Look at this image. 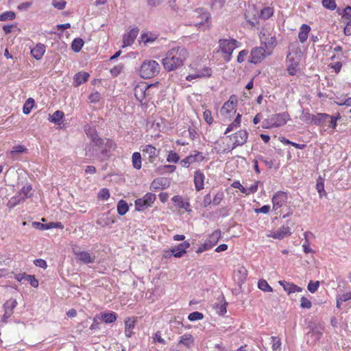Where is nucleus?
Instances as JSON below:
<instances>
[{
  "label": "nucleus",
  "mask_w": 351,
  "mask_h": 351,
  "mask_svg": "<svg viewBox=\"0 0 351 351\" xmlns=\"http://www.w3.org/2000/svg\"><path fill=\"white\" fill-rule=\"evenodd\" d=\"M116 144L112 139L100 137L86 146L85 156L102 161L110 157L111 150H114Z\"/></svg>",
  "instance_id": "nucleus-1"
},
{
  "label": "nucleus",
  "mask_w": 351,
  "mask_h": 351,
  "mask_svg": "<svg viewBox=\"0 0 351 351\" xmlns=\"http://www.w3.org/2000/svg\"><path fill=\"white\" fill-rule=\"evenodd\" d=\"M188 56L187 50L182 46L170 49L162 59L164 69L168 72L178 69L183 65Z\"/></svg>",
  "instance_id": "nucleus-2"
},
{
  "label": "nucleus",
  "mask_w": 351,
  "mask_h": 351,
  "mask_svg": "<svg viewBox=\"0 0 351 351\" xmlns=\"http://www.w3.org/2000/svg\"><path fill=\"white\" fill-rule=\"evenodd\" d=\"M193 21L189 25H193L202 30L208 29L210 27V14L204 8H198L193 12Z\"/></svg>",
  "instance_id": "nucleus-3"
},
{
  "label": "nucleus",
  "mask_w": 351,
  "mask_h": 351,
  "mask_svg": "<svg viewBox=\"0 0 351 351\" xmlns=\"http://www.w3.org/2000/svg\"><path fill=\"white\" fill-rule=\"evenodd\" d=\"M159 64L154 60H145L141 68L140 75L144 79L151 78L158 75L160 72Z\"/></svg>",
  "instance_id": "nucleus-4"
},
{
  "label": "nucleus",
  "mask_w": 351,
  "mask_h": 351,
  "mask_svg": "<svg viewBox=\"0 0 351 351\" xmlns=\"http://www.w3.org/2000/svg\"><path fill=\"white\" fill-rule=\"evenodd\" d=\"M239 42L233 38L220 39L219 40V48L224 53L223 59L226 62H229L232 58V54L234 50L238 47Z\"/></svg>",
  "instance_id": "nucleus-5"
},
{
  "label": "nucleus",
  "mask_w": 351,
  "mask_h": 351,
  "mask_svg": "<svg viewBox=\"0 0 351 351\" xmlns=\"http://www.w3.org/2000/svg\"><path fill=\"white\" fill-rule=\"evenodd\" d=\"M221 230H215L212 234L209 235L208 239L206 240L205 242L197 248L196 252L199 254L211 249L217 243L218 241L221 239Z\"/></svg>",
  "instance_id": "nucleus-6"
},
{
  "label": "nucleus",
  "mask_w": 351,
  "mask_h": 351,
  "mask_svg": "<svg viewBox=\"0 0 351 351\" xmlns=\"http://www.w3.org/2000/svg\"><path fill=\"white\" fill-rule=\"evenodd\" d=\"M156 199L155 194L152 193H147L142 198H138L135 200V208L138 211H143L145 209L150 207Z\"/></svg>",
  "instance_id": "nucleus-7"
},
{
  "label": "nucleus",
  "mask_w": 351,
  "mask_h": 351,
  "mask_svg": "<svg viewBox=\"0 0 351 351\" xmlns=\"http://www.w3.org/2000/svg\"><path fill=\"white\" fill-rule=\"evenodd\" d=\"M289 119V114L287 112L282 113L272 114L269 119L271 126H263L265 128H278L285 125Z\"/></svg>",
  "instance_id": "nucleus-8"
},
{
  "label": "nucleus",
  "mask_w": 351,
  "mask_h": 351,
  "mask_svg": "<svg viewBox=\"0 0 351 351\" xmlns=\"http://www.w3.org/2000/svg\"><path fill=\"white\" fill-rule=\"evenodd\" d=\"M228 137L234 139L231 148V150H232L238 146L243 145L247 142L248 133L245 130H241L235 134L229 135Z\"/></svg>",
  "instance_id": "nucleus-9"
},
{
  "label": "nucleus",
  "mask_w": 351,
  "mask_h": 351,
  "mask_svg": "<svg viewBox=\"0 0 351 351\" xmlns=\"http://www.w3.org/2000/svg\"><path fill=\"white\" fill-rule=\"evenodd\" d=\"M265 49L262 47H256L252 49L249 62L256 64L265 58Z\"/></svg>",
  "instance_id": "nucleus-10"
},
{
  "label": "nucleus",
  "mask_w": 351,
  "mask_h": 351,
  "mask_svg": "<svg viewBox=\"0 0 351 351\" xmlns=\"http://www.w3.org/2000/svg\"><path fill=\"white\" fill-rule=\"evenodd\" d=\"M171 180L167 178H155L151 183L150 189L152 191H157L159 189H165L170 186Z\"/></svg>",
  "instance_id": "nucleus-11"
},
{
  "label": "nucleus",
  "mask_w": 351,
  "mask_h": 351,
  "mask_svg": "<svg viewBox=\"0 0 351 351\" xmlns=\"http://www.w3.org/2000/svg\"><path fill=\"white\" fill-rule=\"evenodd\" d=\"M291 234L290 228L288 226H282L279 229L274 232H271L267 236V237H272L276 239H282L285 237Z\"/></svg>",
  "instance_id": "nucleus-12"
},
{
  "label": "nucleus",
  "mask_w": 351,
  "mask_h": 351,
  "mask_svg": "<svg viewBox=\"0 0 351 351\" xmlns=\"http://www.w3.org/2000/svg\"><path fill=\"white\" fill-rule=\"evenodd\" d=\"M139 29L138 27H134L130 31L125 34L123 37V47L130 46L135 40Z\"/></svg>",
  "instance_id": "nucleus-13"
},
{
  "label": "nucleus",
  "mask_w": 351,
  "mask_h": 351,
  "mask_svg": "<svg viewBox=\"0 0 351 351\" xmlns=\"http://www.w3.org/2000/svg\"><path fill=\"white\" fill-rule=\"evenodd\" d=\"M195 154H191L185 158L181 160L180 165L182 167H188L189 165L191 163H193L196 161H202L204 158L202 156V153L197 151L195 152Z\"/></svg>",
  "instance_id": "nucleus-14"
},
{
  "label": "nucleus",
  "mask_w": 351,
  "mask_h": 351,
  "mask_svg": "<svg viewBox=\"0 0 351 351\" xmlns=\"http://www.w3.org/2000/svg\"><path fill=\"white\" fill-rule=\"evenodd\" d=\"M287 199V193L282 191H278L272 198L274 208L277 209L281 207Z\"/></svg>",
  "instance_id": "nucleus-15"
},
{
  "label": "nucleus",
  "mask_w": 351,
  "mask_h": 351,
  "mask_svg": "<svg viewBox=\"0 0 351 351\" xmlns=\"http://www.w3.org/2000/svg\"><path fill=\"white\" fill-rule=\"evenodd\" d=\"M278 283L283 287V289L289 294L295 292L302 291V288L295 285L294 283L287 282L285 280H280Z\"/></svg>",
  "instance_id": "nucleus-16"
},
{
  "label": "nucleus",
  "mask_w": 351,
  "mask_h": 351,
  "mask_svg": "<svg viewBox=\"0 0 351 351\" xmlns=\"http://www.w3.org/2000/svg\"><path fill=\"white\" fill-rule=\"evenodd\" d=\"M90 75L86 71L77 73L73 77V85L74 87H78L81 84L88 81Z\"/></svg>",
  "instance_id": "nucleus-17"
},
{
  "label": "nucleus",
  "mask_w": 351,
  "mask_h": 351,
  "mask_svg": "<svg viewBox=\"0 0 351 351\" xmlns=\"http://www.w3.org/2000/svg\"><path fill=\"white\" fill-rule=\"evenodd\" d=\"M204 175L200 170H197L194 173V184L195 189L199 191L204 189Z\"/></svg>",
  "instance_id": "nucleus-18"
},
{
  "label": "nucleus",
  "mask_w": 351,
  "mask_h": 351,
  "mask_svg": "<svg viewBox=\"0 0 351 351\" xmlns=\"http://www.w3.org/2000/svg\"><path fill=\"white\" fill-rule=\"evenodd\" d=\"M75 254L77 255L78 260L84 263L88 264L95 262V256H92L88 252H75Z\"/></svg>",
  "instance_id": "nucleus-19"
},
{
  "label": "nucleus",
  "mask_w": 351,
  "mask_h": 351,
  "mask_svg": "<svg viewBox=\"0 0 351 351\" xmlns=\"http://www.w3.org/2000/svg\"><path fill=\"white\" fill-rule=\"evenodd\" d=\"M45 52V45L38 43L31 49V54L36 60H40Z\"/></svg>",
  "instance_id": "nucleus-20"
},
{
  "label": "nucleus",
  "mask_w": 351,
  "mask_h": 351,
  "mask_svg": "<svg viewBox=\"0 0 351 351\" xmlns=\"http://www.w3.org/2000/svg\"><path fill=\"white\" fill-rule=\"evenodd\" d=\"M330 117V114L326 113H318L316 115H311V121L316 125H323L327 119Z\"/></svg>",
  "instance_id": "nucleus-21"
},
{
  "label": "nucleus",
  "mask_w": 351,
  "mask_h": 351,
  "mask_svg": "<svg viewBox=\"0 0 351 351\" xmlns=\"http://www.w3.org/2000/svg\"><path fill=\"white\" fill-rule=\"evenodd\" d=\"M172 201L177 204L180 208L184 209L186 212H191V205L189 202H184L182 197L180 195H175L172 197Z\"/></svg>",
  "instance_id": "nucleus-22"
},
{
  "label": "nucleus",
  "mask_w": 351,
  "mask_h": 351,
  "mask_svg": "<svg viewBox=\"0 0 351 351\" xmlns=\"http://www.w3.org/2000/svg\"><path fill=\"white\" fill-rule=\"evenodd\" d=\"M84 130L87 136L90 139V142H93L97 138H100L95 127H92L90 125L86 124L84 125Z\"/></svg>",
  "instance_id": "nucleus-23"
},
{
  "label": "nucleus",
  "mask_w": 351,
  "mask_h": 351,
  "mask_svg": "<svg viewBox=\"0 0 351 351\" xmlns=\"http://www.w3.org/2000/svg\"><path fill=\"white\" fill-rule=\"evenodd\" d=\"M117 314L115 312L101 313L99 319L102 320L106 324H111L117 320Z\"/></svg>",
  "instance_id": "nucleus-24"
},
{
  "label": "nucleus",
  "mask_w": 351,
  "mask_h": 351,
  "mask_svg": "<svg viewBox=\"0 0 351 351\" xmlns=\"http://www.w3.org/2000/svg\"><path fill=\"white\" fill-rule=\"evenodd\" d=\"M323 330V328L321 326H314L311 329L308 333L311 334L313 342L316 343L319 341L322 337Z\"/></svg>",
  "instance_id": "nucleus-25"
},
{
  "label": "nucleus",
  "mask_w": 351,
  "mask_h": 351,
  "mask_svg": "<svg viewBox=\"0 0 351 351\" xmlns=\"http://www.w3.org/2000/svg\"><path fill=\"white\" fill-rule=\"evenodd\" d=\"M311 31V27L306 24H302L298 34V38L300 43H304L308 38V35Z\"/></svg>",
  "instance_id": "nucleus-26"
},
{
  "label": "nucleus",
  "mask_w": 351,
  "mask_h": 351,
  "mask_svg": "<svg viewBox=\"0 0 351 351\" xmlns=\"http://www.w3.org/2000/svg\"><path fill=\"white\" fill-rule=\"evenodd\" d=\"M136 321L130 317L125 320V335L127 337H131L132 335V330L135 326Z\"/></svg>",
  "instance_id": "nucleus-27"
},
{
  "label": "nucleus",
  "mask_w": 351,
  "mask_h": 351,
  "mask_svg": "<svg viewBox=\"0 0 351 351\" xmlns=\"http://www.w3.org/2000/svg\"><path fill=\"white\" fill-rule=\"evenodd\" d=\"M64 114L62 111L56 110L49 118L50 122L53 123L56 125H60L63 122Z\"/></svg>",
  "instance_id": "nucleus-28"
},
{
  "label": "nucleus",
  "mask_w": 351,
  "mask_h": 351,
  "mask_svg": "<svg viewBox=\"0 0 351 351\" xmlns=\"http://www.w3.org/2000/svg\"><path fill=\"white\" fill-rule=\"evenodd\" d=\"M143 152L148 154L149 160L151 162L154 161V158H156L158 154L156 153L157 150L155 147L152 145H147L143 148Z\"/></svg>",
  "instance_id": "nucleus-29"
},
{
  "label": "nucleus",
  "mask_w": 351,
  "mask_h": 351,
  "mask_svg": "<svg viewBox=\"0 0 351 351\" xmlns=\"http://www.w3.org/2000/svg\"><path fill=\"white\" fill-rule=\"evenodd\" d=\"M158 38V34L153 32L143 33L141 36V40L145 44L152 43Z\"/></svg>",
  "instance_id": "nucleus-30"
},
{
  "label": "nucleus",
  "mask_w": 351,
  "mask_h": 351,
  "mask_svg": "<svg viewBox=\"0 0 351 351\" xmlns=\"http://www.w3.org/2000/svg\"><path fill=\"white\" fill-rule=\"evenodd\" d=\"M337 13L341 16L343 20L351 21V6L348 5L343 10L339 8L337 9Z\"/></svg>",
  "instance_id": "nucleus-31"
},
{
  "label": "nucleus",
  "mask_w": 351,
  "mask_h": 351,
  "mask_svg": "<svg viewBox=\"0 0 351 351\" xmlns=\"http://www.w3.org/2000/svg\"><path fill=\"white\" fill-rule=\"evenodd\" d=\"M176 169V167L172 165H161L156 169V172L158 175H163L165 173H170Z\"/></svg>",
  "instance_id": "nucleus-32"
},
{
  "label": "nucleus",
  "mask_w": 351,
  "mask_h": 351,
  "mask_svg": "<svg viewBox=\"0 0 351 351\" xmlns=\"http://www.w3.org/2000/svg\"><path fill=\"white\" fill-rule=\"evenodd\" d=\"M25 199L20 194L17 193L14 197H11L10 199L8 202V206L10 208H13L16 205L23 202Z\"/></svg>",
  "instance_id": "nucleus-33"
},
{
  "label": "nucleus",
  "mask_w": 351,
  "mask_h": 351,
  "mask_svg": "<svg viewBox=\"0 0 351 351\" xmlns=\"http://www.w3.org/2000/svg\"><path fill=\"white\" fill-rule=\"evenodd\" d=\"M291 53H289V54L287 56V59L289 60V61L291 62L288 66H287V71L288 73L290 75H295L296 74V68L298 65V62L295 61V60L292 58H289Z\"/></svg>",
  "instance_id": "nucleus-34"
},
{
  "label": "nucleus",
  "mask_w": 351,
  "mask_h": 351,
  "mask_svg": "<svg viewBox=\"0 0 351 351\" xmlns=\"http://www.w3.org/2000/svg\"><path fill=\"white\" fill-rule=\"evenodd\" d=\"M129 210V206L128 203L123 200L121 199L117 203V213L119 215H124L127 213Z\"/></svg>",
  "instance_id": "nucleus-35"
},
{
  "label": "nucleus",
  "mask_w": 351,
  "mask_h": 351,
  "mask_svg": "<svg viewBox=\"0 0 351 351\" xmlns=\"http://www.w3.org/2000/svg\"><path fill=\"white\" fill-rule=\"evenodd\" d=\"M316 189L320 197L326 195V192L324 190V180L320 176L317 180Z\"/></svg>",
  "instance_id": "nucleus-36"
},
{
  "label": "nucleus",
  "mask_w": 351,
  "mask_h": 351,
  "mask_svg": "<svg viewBox=\"0 0 351 351\" xmlns=\"http://www.w3.org/2000/svg\"><path fill=\"white\" fill-rule=\"evenodd\" d=\"M220 112L221 114H228L231 112L235 113L236 112V106L233 104H230L228 101L225 102L223 105L222 108H221Z\"/></svg>",
  "instance_id": "nucleus-37"
},
{
  "label": "nucleus",
  "mask_w": 351,
  "mask_h": 351,
  "mask_svg": "<svg viewBox=\"0 0 351 351\" xmlns=\"http://www.w3.org/2000/svg\"><path fill=\"white\" fill-rule=\"evenodd\" d=\"M194 343V338L191 334H186L180 337L179 343H182L189 348Z\"/></svg>",
  "instance_id": "nucleus-38"
},
{
  "label": "nucleus",
  "mask_w": 351,
  "mask_h": 351,
  "mask_svg": "<svg viewBox=\"0 0 351 351\" xmlns=\"http://www.w3.org/2000/svg\"><path fill=\"white\" fill-rule=\"evenodd\" d=\"M84 40L81 38H75L71 43V49L74 52H79L84 46Z\"/></svg>",
  "instance_id": "nucleus-39"
},
{
  "label": "nucleus",
  "mask_w": 351,
  "mask_h": 351,
  "mask_svg": "<svg viewBox=\"0 0 351 351\" xmlns=\"http://www.w3.org/2000/svg\"><path fill=\"white\" fill-rule=\"evenodd\" d=\"M241 121V114H238L237 115L235 119L234 120V121L228 126L224 134H228V133L232 132L234 128L239 127Z\"/></svg>",
  "instance_id": "nucleus-40"
},
{
  "label": "nucleus",
  "mask_w": 351,
  "mask_h": 351,
  "mask_svg": "<svg viewBox=\"0 0 351 351\" xmlns=\"http://www.w3.org/2000/svg\"><path fill=\"white\" fill-rule=\"evenodd\" d=\"M132 165L136 169L141 168V155L139 152H134L132 156Z\"/></svg>",
  "instance_id": "nucleus-41"
},
{
  "label": "nucleus",
  "mask_w": 351,
  "mask_h": 351,
  "mask_svg": "<svg viewBox=\"0 0 351 351\" xmlns=\"http://www.w3.org/2000/svg\"><path fill=\"white\" fill-rule=\"evenodd\" d=\"M32 186L31 184H29L27 186H24L18 193L20 194L21 195H22V197L25 199H26L32 196L33 194L32 193Z\"/></svg>",
  "instance_id": "nucleus-42"
},
{
  "label": "nucleus",
  "mask_w": 351,
  "mask_h": 351,
  "mask_svg": "<svg viewBox=\"0 0 351 351\" xmlns=\"http://www.w3.org/2000/svg\"><path fill=\"white\" fill-rule=\"evenodd\" d=\"M145 88H143L139 86H136L134 88V95L136 98V99L140 101L141 103L143 101L145 97Z\"/></svg>",
  "instance_id": "nucleus-43"
},
{
  "label": "nucleus",
  "mask_w": 351,
  "mask_h": 351,
  "mask_svg": "<svg viewBox=\"0 0 351 351\" xmlns=\"http://www.w3.org/2000/svg\"><path fill=\"white\" fill-rule=\"evenodd\" d=\"M34 99H32V98H28L24 106H23V112L25 114H28L30 113L34 105Z\"/></svg>",
  "instance_id": "nucleus-44"
},
{
  "label": "nucleus",
  "mask_w": 351,
  "mask_h": 351,
  "mask_svg": "<svg viewBox=\"0 0 351 351\" xmlns=\"http://www.w3.org/2000/svg\"><path fill=\"white\" fill-rule=\"evenodd\" d=\"M258 287L264 292H272L273 291L272 287L264 279H261L258 280Z\"/></svg>",
  "instance_id": "nucleus-45"
},
{
  "label": "nucleus",
  "mask_w": 351,
  "mask_h": 351,
  "mask_svg": "<svg viewBox=\"0 0 351 351\" xmlns=\"http://www.w3.org/2000/svg\"><path fill=\"white\" fill-rule=\"evenodd\" d=\"M171 252H173V256L176 258H181L186 252L182 247H180V243L177 246L172 247Z\"/></svg>",
  "instance_id": "nucleus-46"
},
{
  "label": "nucleus",
  "mask_w": 351,
  "mask_h": 351,
  "mask_svg": "<svg viewBox=\"0 0 351 351\" xmlns=\"http://www.w3.org/2000/svg\"><path fill=\"white\" fill-rule=\"evenodd\" d=\"M109 213H107L106 217L104 219L101 218L97 221V223L99 226H106L113 224L115 222V220L114 219H112L111 217H108Z\"/></svg>",
  "instance_id": "nucleus-47"
},
{
  "label": "nucleus",
  "mask_w": 351,
  "mask_h": 351,
  "mask_svg": "<svg viewBox=\"0 0 351 351\" xmlns=\"http://www.w3.org/2000/svg\"><path fill=\"white\" fill-rule=\"evenodd\" d=\"M16 17V14L12 11H6L0 14V21H5L7 20H13Z\"/></svg>",
  "instance_id": "nucleus-48"
},
{
  "label": "nucleus",
  "mask_w": 351,
  "mask_h": 351,
  "mask_svg": "<svg viewBox=\"0 0 351 351\" xmlns=\"http://www.w3.org/2000/svg\"><path fill=\"white\" fill-rule=\"evenodd\" d=\"M17 301L15 299H10L7 300L3 304L4 311L11 310V312L13 313V309L16 306Z\"/></svg>",
  "instance_id": "nucleus-49"
},
{
  "label": "nucleus",
  "mask_w": 351,
  "mask_h": 351,
  "mask_svg": "<svg viewBox=\"0 0 351 351\" xmlns=\"http://www.w3.org/2000/svg\"><path fill=\"white\" fill-rule=\"evenodd\" d=\"M322 5L329 10H335L337 8L335 0H322Z\"/></svg>",
  "instance_id": "nucleus-50"
},
{
  "label": "nucleus",
  "mask_w": 351,
  "mask_h": 351,
  "mask_svg": "<svg viewBox=\"0 0 351 351\" xmlns=\"http://www.w3.org/2000/svg\"><path fill=\"white\" fill-rule=\"evenodd\" d=\"M110 197V191L106 188L101 189L97 195V198L101 200H107Z\"/></svg>",
  "instance_id": "nucleus-51"
},
{
  "label": "nucleus",
  "mask_w": 351,
  "mask_h": 351,
  "mask_svg": "<svg viewBox=\"0 0 351 351\" xmlns=\"http://www.w3.org/2000/svg\"><path fill=\"white\" fill-rule=\"evenodd\" d=\"M203 318H204L203 313L198 312V311H194L193 313H191L188 316V319L191 322L201 320Z\"/></svg>",
  "instance_id": "nucleus-52"
},
{
  "label": "nucleus",
  "mask_w": 351,
  "mask_h": 351,
  "mask_svg": "<svg viewBox=\"0 0 351 351\" xmlns=\"http://www.w3.org/2000/svg\"><path fill=\"white\" fill-rule=\"evenodd\" d=\"M179 155L176 152L173 151H171L167 157V161L168 162L177 163L179 161Z\"/></svg>",
  "instance_id": "nucleus-53"
},
{
  "label": "nucleus",
  "mask_w": 351,
  "mask_h": 351,
  "mask_svg": "<svg viewBox=\"0 0 351 351\" xmlns=\"http://www.w3.org/2000/svg\"><path fill=\"white\" fill-rule=\"evenodd\" d=\"M199 77H209L212 75V70L209 67H204L197 73Z\"/></svg>",
  "instance_id": "nucleus-54"
},
{
  "label": "nucleus",
  "mask_w": 351,
  "mask_h": 351,
  "mask_svg": "<svg viewBox=\"0 0 351 351\" xmlns=\"http://www.w3.org/2000/svg\"><path fill=\"white\" fill-rule=\"evenodd\" d=\"M101 99V94L98 91H95L90 93L88 96V100L90 103L96 104Z\"/></svg>",
  "instance_id": "nucleus-55"
},
{
  "label": "nucleus",
  "mask_w": 351,
  "mask_h": 351,
  "mask_svg": "<svg viewBox=\"0 0 351 351\" xmlns=\"http://www.w3.org/2000/svg\"><path fill=\"white\" fill-rule=\"evenodd\" d=\"M226 0H212L211 7L214 10H220L226 3Z\"/></svg>",
  "instance_id": "nucleus-56"
},
{
  "label": "nucleus",
  "mask_w": 351,
  "mask_h": 351,
  "mask_svg": "<svg viewBox=\"0 0 351 351\" xmlns=\"http://www.w3.org/2000/svg\"><path fill=\"white\" fill-rule=\"evenodd\" d=\"M273 15V10L269 7L263 8L261 11V16L264 19H267Z\"/></svg>",
  "instance_id": "nucleus-57"
},
{
  "label": "nucleus",
  "mask_w": 351,
  "mask_h": 351,
  "mask_svg": "<svg viewBox=\"0 0 351 351\" xmlns=\"http://www.w3.org/2000/svg\"><path fill=\"white\" fill-rule=\"evenodd\" d=\"M319 281L311 280L308 284L307 289L311 293H313L317 290V289L319 288Z\"/></svg>",
  "instance_id": "nucleus-58"
},
{
  "label": "nucleus",
  "mask_w": 351,
  "mask_h": 351,
  "mask_svg": "<svg viewBox=\"0 0 351 351\" xmlns=\"http://www.w3.org/2000/svg\"><path fill=\"white\" fill-rule=\"evenodd\" d=\"M223 198H224V193H223V192L219 191L214 196V197L213 199V204L215 206H217V205H219L221 203V202L222 201V199Z\"/></svg>",
  "instance_id": "nucleus-59"
},
{
  "label": "nucleus",
  "mask_w": 351,
  "mask_h": 351,
  "mask_svg": "<svg viewBox=\"0 0 351 351\" xmlns=\"http://www.w3.org/2000/svg\"><path fill=\"white\" fill-rule=\"evenodd\" d=\"M328 119H330L329 128L335 129L337 125V122L339 119H341V115L339 113H337V115L330 116V117H329Z\"/></svg>",
  "instance_id": "nucleus-60"
},
{
  "label": "nucleus",
  "mask_w": 351,
  "mask_h": 351,
  "mask_svg": "<svg viewBox=\"0 0 351 351\" xmlns=\"http://www.w3.org/2000/svg\"><path fill=\"white\" fill-rule=\"evenodd\" d=\"M272 349L273 351H281V342L280 339L276 337H272Z\"/></svg>",
  "instance_id": "nucleus-61"
},
{
  "label": "nucleus",
  "mask_w": 351,
  "mask_h": 351,
  "mask_svg": "<svg viewBox=\"0 0 351 351\" xmlns=\"http://www.w3.org/2000/svg\"><path fill=\"white\" fill-rule=\"evenodd\" d=\"M25 280H27L31 285V286L34 288L38 287V280L35 278V276L34 275L27 274Z\"/></svg>",
  "instance_id": "nucleus-62"
},
{
  "label": "nucleus",
  "mask_w": 351,
  "mask_h": 351,
  "mask_svg": "<svg viewBox=\"0 0 351 351\" xmlns=\"http://www.w3.org/2000/svg\"><path fill=\"white\" fill-rule=\"evenodd\" d=\"M226 306L227 303L225 302L222 304H217L215 308L219 315H223L227 312Z\"/></svg>",
  "instance_id": "nucleus-63"
},
{
  "label": "nucleus",
  "mask_w": 351,
  "mask_h": 351,
  "mask_svg": "<svg viewBox=\"0 0 351 351\" xmlns=\"http://www.w3.org/2000/svg\"><path fill=\"white\" fill-rule=\"evenodd\" d=\"M66 4V1L64 0H53L52 5L55 8L58 10H63Z\"/></svg>",
  "instance_id": "nucleus-64"
}]
</instances>
